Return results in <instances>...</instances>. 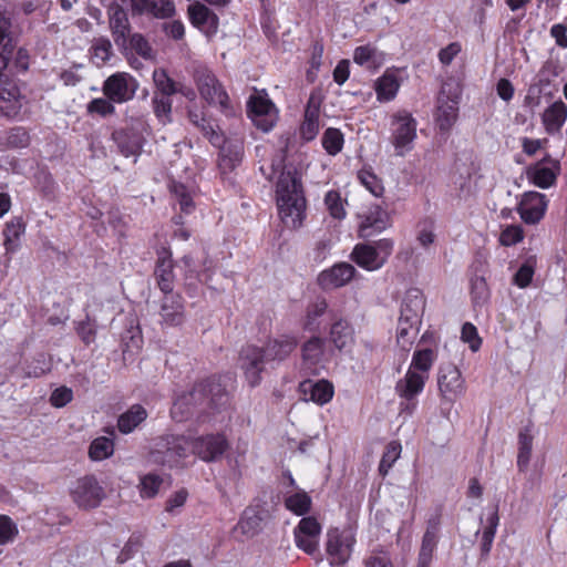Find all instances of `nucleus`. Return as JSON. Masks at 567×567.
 Returning a JSON list of instances; mask_svg holds the SVG:
<instances>
[{
	"mask_svg": "<svg viewBox=\"0 0 567 567\" xmlns=\"http://www.w3.org/2000/svg\"><path fill=\"white\" fill-rule=\"evenodd\" d=\"M437 384L441 394L449 401H454L464 392V380L458 368L450 362L442 363L439 370Z\"/></svg>",
	"mask_w": 567,
	"mask_h": 567,
	"instance_id": "obj_15",
	"label": "nucleus"
},
{
	"mask_svg": "<svg viewBox=\"0 0 567 567\" xmlns=\"http://www.w3.org/2000/svg\"><path fill=\"white\" fill-rule=\"evenodd\" d=\"M285 506L291 513L301 516L309 512L311 497L305 491H299L286 496Z\"/></svg>",
	"mask_w": 567,
	"mask_h": 567,
	"instance_id": "obj_47",
	"label": "nucleus"
},
{
	"mask_svg": "<svg viewBox=\"0 0 567 567\" xmlns=\"http://www.w3.org/2000/svg\"><path fill=\"white\" fill-rule=\"evenodd\" d=\"M243 363L245 375L250 386H256L260 381V372L264 369V357H245Z\"/></svg>",
	"mask_w": 567,
	"mask_h": 567,
	"instance_id": "obj_52",
	"label": "nucleus"
},
{
	"mask_svg": "<svg viewBox=\"0 0 567 567\" xmlns=\"http://www.w3.org/2000/svg\"><path fill=\"white\" fill-rule=\"evenodd\" d=\"M378 54L374 47L370 44L360 45L354 49L353 61L361 66L372 68L378 63Z\"/></svg>",
	"mask_w": 567,
	"mask_h": 567,
	"instance_id": "obj_55",
	"label": "nucleus"
},
{
	"mask_svg": "<svg viewBox=\"0 0 567 567\" xmlns=\"http://www.w3.org/2000/svg\"><path fill=\"white\" fill-rule=\"evenodd\" d=\"M114 453V442L106 436L94 439L89 449V457L94 462L109 458Z\"/></svg>",
	"mask_w": 567,
	"mask_h": 567,
	"instance_id": "obj_44",
	"label": "nucleus"
},
{
	"mask_svg": "<svg viewBox=\"0 0 567 567\" xmlns=\"http://www.w3.org/2000/svg\"><path fill=\"white\" fill-rule=\"evenodd\" d=\"M260 517L251 509H246L241 515L237 527L243 534H255L259 528Z\"/></svg>",
	"mask_w": 567,
	"mask_h": 567,
	"instance_id": "obj_63",
	"label": "nucleus"
},
{
	"mask_svg": "<svg viewBox=\"0 0 567 567\" xmlns=\"http://www.w3.org/2000/svg\"><path fill=\"white\" fill-rule=\"evenodd\" d=\"M437 543V539H433L430 536L422 537L416 567H431Z\"/></svg>",
	"mask_w": 567,
	"mask_h": 567,
	"instance_id": "obj_54",
	"label": "nucleus"
},
{
	"mask_svg": "<svg viewBox=\"0 0 567 567\" xmlns=\"http://www.w3.org/2000/svg\"><path fill=\"white\" fill-rule=\"evenodd\" d=\"M297 346V340L292 336L282 334L269 341L267 347L258 354H289Z\"/></svg>",
	"mask_w": 567,
	"mask_h": 567,
	"instance_id": "obj_45",
	"label": "nucleus"
},
{
	"mask_svg": "<svg viewBox=\"0 0 567 567\" xmlns=\"http://www.w3.org/2000/svg\"><path fill=\"white\" fill-rule=\"evenodd\" d=\"M223 377H212L196 385L202 402L208 401L209 405L219 409L228 402V393Z\"/></svg>",
	"mask_w": 567,
	"mask_h": 567,
	"instance_id": "obj_25",
	"label": "nucleus"
},
{
	"mask_svg": "<svg viewBox=\"0 0 567 567\" xmlns=\"http://www.w3.org/2000/svg\"><path fill=\"white\" fill-rule=\"evenodd\" d=\"M140 87L138 81L126 72H116L110 75L103 83V94L114 103L131 101Z\"/></svg>",
	"mask_w": 567,
	"mask_h": 567,
	"instance_id": "obj_11",
	"label": "nucleus"
},
{
	"mask_svg": "<svg viewBox=\"0 0 567 567\" xmlns=\"http://www.w3.org/2000/svg\"><path fill=\"white\" fill-rule=\"evenodd\" d=\"M425 309V298L419 288H410L405 291L401 308L400 319L405 322L421 323Z\"/></svg>",
	"mask_w": 567,
	"mask_h": 567,
	"instance_id": "obj_26",
	"label": "nucleus"
},
{
	"mask_svg": "<svg viewBox=\"0 0 567 567\" xmlns=\"http://www.w3.org/2000/svg\"><path fill=\"white\" fill-rule=\"evenodd\" d=\"M499 524L497 506L493 507L485 517H481L482 540H481V555L487 557L491 553L495 534Z\"/></svg>",
	"mask_w": 567,
	"mask_h": 567,
	"instance_id": "obj_33",
	"label": "nucleus"
},
{
	"mask_svg": "<svg viewBox=\"0 0 567 567\" xmlns=\"http://www.w3.org/2000/svg\"><path fill=\"white\" fill-rule=\"evenodd\" d=\"M320 533L321 526L315 517L301 518L293 532L297 547L313 555L318 550Z\"/></svg>",
	"mask_w": 567,
	"mask_h": 567,
	"instance_id": "obj_18",
	"label": "nucleus"
},
{
	"mask_svg": "<svg viewBox=\"0 0 567 567\" xmlns=\"http://www.w3.org/2000/svg\"><path fill=\"white\" fill-rule=\"evenodd\" d=\"M320 127V105L312 97L309 100L306 111L305 120L300 127L301 137L305 141H312Z\"/></svg>",
	"mask_w": 567,
	"mask_h": 567,
	"instance_id": "obj_35",
	"label": "nucleus"
},
{
	"mask_svg": "<svg viewBox=\"0 0 567 567\" xmlns=\"http://www.w3.org/2000/svg\"><path fill=\"white\" fill-rule=\"evenodd\" d=\"M343 135L337 128H328L322 136V146L329 155H337L343 147Z\"/></svg>",
	"mask_w": 567,
	"mask_h": 567,
	"instance_id": "obj_53",
	"label": "nucleus"
},
{
	"mask_svg": "<svg viewBox=\"0 0 567 567\" xmlns=\"http://www.w3.org/2000/svg\"><path fill=\"white\" fill-rule=\"evenodd\" d=\"M355 272L351 264L338 262L319 274L318 284L323 290L341 288L350 282Z\"/></svg>",
	"mask_w": 567,
	"mask_h": 567,
	"instance_id": "obj_20",
	"label": "nucleus"
},
{
	"mask_svg": "<svg viewBox=\"0 0 567 567\" xmlns=\"http://www.w3.org/2000/svg\"><path fill=\"white\" fill-rule=\"evenodd\" d=\"M247 112L254 124L267 133L278 121V110L267 93L256 91L247 102Z\"/></svg>",
	"mask_w": 567,
	"mask_h": 567,
	"instance_id": "obj_9",
	"label": "nucleus"
},
{
	"mask_svg": "<svg viewBox=\"0 0 567 567\" xmlns=\"http://www.w3.org/2000/svg\"><path fill=\"white\" fill-rule=\"evenodd\" d=\"M189 455L190 441L184 435L168 434L154 442L150 461L173 468L184 465Z\"/></svg>",
	"mask_w": 567,
	"mask_h": 567,
	"instance_id": "obj_3",
	"label": "nucleus"
},
{
	"mask_svg": "<svg viewBox=\"0 0 567 567\" xmlns=\"http://www.w3.org/2000/svg\"><path fill=\"white\" fill-rule=\"evenodd\" d=\"M190 23L204 32L213 35L218 30L219 19L217 14L200 1H194L187 9Z\"/></svg>",
	"mask_w": 567,
	"mask_h": 567,
	"instance_id": "obj_24",
	"label": "nucleus"
},
{
	"mask_svg": "<svg viewBox=\"0 0 567 567\" xmlns=\"http://www.w3.org/2000/svg\"><path fill=\"white\" fill-rule=\"evenodd\" d=\"M70 495L78 507L92 509L100 506L106 494L94 475H85L71 485Z\"/></svg>",
	"mask_w": 567,
	"mask_h": 567,
	"instance_id": "obj_7",
	"label": "nucleus"
},
{
	"mask_svg": "<svg viewBox=\"0 0 567 567\" xmlns=\"http://www.w3.org/2000/svg\"><path fill=\"white\" fill-rule=\"evenodd\" d=\"M110 28L114 38V42L118 47H124L130 35V22L127 13L121 7L111 8Z\"/></svg>",
	"mask_w": 567,
	"mask_h": 567,
	"instance_id": "obj_32",
	"label": "nucleus"
},
{
	"mask_svg": "<svg viewBox=\"0 0 567 567\" xmlns=\"http://www.w3.org/2000/svg\"><path fill=\"white\" fill-rule=\"evenodd\" d=\"M393 247V240L389 238H382L371 244H357L350 257L362 269L375 271L386 262Z\"/></svg>",
	"mask_w": 567,
	"mask_h": 567,
	"instance_id": "obj_5",
	"label": "nucleus"
},
{
	"mask_svg": "<svg viewBox=\"0 0 567 567\" xmlns=\"http://www.w3.org/2000/svg\"><path fill=\"white\" fill-rule=\"evenodd\" d=\"M18 534L17 525L9 516L0 515V545L12 542Z\"/></svg>",
	"mask_w": 567,
	"mask_h": 567,
	"instance_id": "obj_64",
	"label": "nucleus"
},
{
	"mask_svg": "<svg viewBox=\"0 0 567 567\" xmlns=\"http://www.w3.org/2000/svg\"><path fill=\"white\" fill-rule=\"evenodd\" d=\"M420 326L421 323L405 322V320L399 318L396 340L401 351H411Z\"/></svg>",
	"mask_w": 567,
	"mask_h": 567,
	"instance_id": "obj_41",
	"label": "nucleus"
},
{
	"mask_svg": "<svg viewBox=\"0 0 567 567\" xmlns=\"http://www.w3.org/2000/svg\"><path fill=\"white\" fill-rule=\"evenodd\" d=\"M86 111L90 114H97L102 117L112 115L115 112L114 102L105 97H96L90 101L86 105Z\"/></svg>",
	"mask_w": 567,
	"mask_h": 567,
	"instance_id": "obj_58",
	"label": "nucleus"
},
{
	"mask_svg": "<svg viewBox=\"0 0 567 567\" xmlns=\"http://www.w3.org/2000/svg\"><path fill=\"white\" fill-rule=\"evenodd\" d=\"M328 303L324 299H317L311 302L306 310L303 328L309 331H316L320 328L321 317L326 313Z\"/></svg>",
	"mask_w": 567,
	"mask_h": 567,
	"instance_id": "obj_42",
	"label": "nucleus"
},
{
	"mask_svg": "<svg viewBox=\"0 0 567 567\" xmlns=\"http://www.w3.org/2000/svg\"><path fill=\"white\" fill-rule=\"evenodd\" d=\"M557 173L558 167L555 163L550 166L545 163H537L526 171L528 181L539 188H548L554 185Z\"/></svg>",
	"mask_w": 567,
	"mask_h": 567,
	"instance_id": "obj_34",
	"label": "nucleus"
},
{
	"mask_svg": "<svg viewBox=\"0 0 567 567\" xmlns=\"http://www.w3.org/2000/svg\"><path fill=\"white\" fill-rule=\"evenodd\" d=\"M417 122L406 110L395 112L391 117V143L396 156H405L414 147L417 137Z\"/></svg>",
	"mask_w": 567,
	"mask_h": 567,
	"instance_id": "obj_4",
	"label": "nucleus"
},
{
	"mask_svg": "<svg viewBox=\"0 0 567 567\" xmlns=\"http://www.w3.org/2000/svg\"><path fill=\"white\" fill-rule=\"evenodd\" d=\"M534 437L535 427L534 424L529 422L518 433L517 467L519 472H525L528 468Z\"/></svg>",
	"mask_w": 567,
	"mask_h": 567,
	"instance_id": "obj_31",
	"label": "nucleus"
},
{
	"mask_svg": "<svg viewBox=\"0 0 567 567\" xmlns=\"http://www.w3.org/2000/svg\"><path fill=\"white\" fill-rule=\"evenodd\" d=\"M171 193L182 213L189 214L194 209V200L192 190L182 183L173 182L171 185Z\"/></svg>",
	"mask_w": 567,
	"mask_h": 567,
	"instance_id": "obj_48",
	"label": "nucleus"
},
{
	"mask_svg": "<svg viewBox=\"0 0 567 567\" xmlns=\"http://www.w3.org/2000/svg\"><path fill=\"white\" fill-rule=\"evenodd\" d=\"M22 107V97L12 78L0 73V111L8 117L17 116Z\"/></svg>",
	"mask_w": 567,
	"mask_h": 567,
	"instance_id": "obj_19",
	"label": "nucleus"
},
{
	"mask_svg": "<svg viewBox=\"0 0 567 567\" xmlns=\"http://www.w3.org/2000/svg\"><path fill=\"white\" fill-rule=\"evenodd\" d=\"M433 365V357H413L410 367L395 385V392L402 400L400 413L412 415L417 406V395L424 390L429 372Z\"/></svg>",
	"mask_w": 567,
	"mask_h": 567,
	"instance_id": "obj_2",
	"label": "nucleus"
},
{
	"mask_svg": "<svg viewBox=\"0 0 567 567\" xmlns=\"http://www.w3.org/2000/svg\"><path fill=\"white\" fill-rule=\"evenodd\" d=\"M147 131V123L143 116L131 120L125 128L113 132L112 138L117 145L118 151L125 157H136L144 143V133Z\"/></svg>",
	"mask_w": 567,
	"mask_h": 567,
	"instance_id": "obj_6",
	"label": "nucleus"
},
{
	"mask_svg": "<svg viewBox=\"0 0 567 567\" xmlns=\"http://www.w3.org/2000/svg\"><path fill=\"white\" fill-rule=\"evenodd\" d=\"M460 94L451 84H444L437 96L435 123L441 132H449L458 117Z\"/></svg>",
	"mask_w": 567,
	"mask_h": 567,
	"instance_id": "obj_10",
	"label": "nucleus"
},
{
	"mask_svg": "<svg viewBox=\"0 0 567 567\" xmlns=\"http://www.w3.org/2000/svg\"><path fill=\"white\" fill-rule=\"evenodd\" d=\"M358 178L361 184L375 197H380L383 194V185L381 181L371 172L361 171L358 174Z\"/></svg>",
	"mask_w": 567,
	"mask_h": 567,
	"instance_id": "obj_61",
	"label": "nucleus"
},
{
	"mask_svg": "<svg viewBox=\"0 0 567 567\" xmlns=\"http://www.w3.org/2000/svg\"><path fill=\"white\" fill-rule=\"evenodd\" d=\"M30 56L24 48L17 47L9 39L0 52V73L6 72L10 78L29 69Z\"/></svg>",
	"mask_w": 567,
	"mask_h": 567,
	"instance_id": "obj_14",
	"label": "nucleus"
},
{
	"mask_svg": "<svg viewBox=\"0 0 567 567\" xmlns=\"http://www.w3.org/2000/svg\"><path fill=\"white\" fill-rule=\"evenodd\" d=\"M163 483V480L157 474H146L143 477H141L140 482V493L143 498H152L154 497L161 485Z\"/></svg>",
	"mask_w": 567,
	"mask_h": 567,
	"instance_id": "obj_57",
	"label": "nucleus"
},
{
	"mask_svg": "<svg viewBox=\"0 0 567 567\" xmlns=\"http://www.w3.org/2000/svg\"><path fill=\"white\" fill-rule=\"evenodd\" d=\"M461 339L464 343L468 344V348L472 352H476L480 350L482 339L480 338L477 329L473 323L466 322L463 324L461 331Z\"/></svg>",
	"mask_w": 567,
	"mask_h": 567,
	"instance_id": "obj_62",
	"label": "nucleus"
},
{
	"mask_svg": "<svg viewBox=\"0 0 567 567\" xmlns=\"http://www.w3.org/2000/svg\"><path fill=\"white\" fill-rule=\"evenodd\" d=\"M401 81L395 70H386L374 83L377 100L381 103L395 99Z\"/></svg>",
	"mask_w": 567,
	"mask_h": 567,
	"instance_id": "obj_28",
	"label": "nucleus"
},
{
	"mask_svg": "<svg viewBox=\"0 0 567 567\" xmlns=\"http://www.w3.org/2000/svg\"><path fill=\"white\" fill-rule=\"evenodd\" d=\"M197 86L200 96L209 104L218 106L226 116L236 114V109L230 103L227 92L212 72L198 73Z\"/></svg>",
	"mask_w": 567,
	"mask_h": 567,
	"instance_id": "obj_8",
	"label": "nucleus"
},
{
	"mask_svg": "<svg viewBox=\"0 0 567 567\" xmlns=\"http://www.w3.org/2000/svg\"><path fill=\"white\" fill-rule=\"evenodd\" d=\"M220 148V165L227 168H234L243 157V144L240 142L224 143L218 146Z\"/></svg>",
	"mask_w": 567,
	"mask_h": 567,
	"instance_id": "obj_43",
	"label": "nucleus"
},
{
	"mask_svg": "<svg viewBox=\"0 0 567 567\" xmlns=\"http://www.w3.org/2000/svg\"><path fill=\"white\" fill-rule=\"evenodd\" d=\"M154 275L157 286L164 295L174 292L175 275L173 271L172 254L168 250L162 249L158 252Z\"/></svg>",
	"mask_w": 567,
	"mask_h": 567,
	"instance_id": "obj_27",
	"label": "nucleus"
},
{
	"mask_svg": "<svg viewBox=\"0 0 567 567\" xmlns=\"http://www.w3.org/2000/svg\"><path fill=\"white\" fill-rule=\"evenodd\" d=\"M152 103L158 121L163 124L171 122L172 99L166 95L155 94L152 99Z\"/></svg>",
	"mask_w": 567,
	"mask_h": 567,
	"instance_id": "obj_56",
	"label": "nucleus"
},
{
	"mask_svg": "<svg viewBox=\"0 0 567 567\" xmlns=\"http://www.w3.org/2000/svg\"><path fill=\"white\" fill-rule=\"evenodd\" d=\"M197 403H202V400L195 386L189 393L178 395L175 399L171 409L172 417L177 422H183L188 417Z\"/></svg>",
	"mask_w": 567,
	"mask_h": 567,
	"instance_id": "obj_36",
	"label": "nucleus"
},
{
	"mask_svg": "<svg viewBox=\"0 0 567 567\" xmlns=\"http://www.w3.org/2000/svg\"><path fill=\"white\" fill-rule=\"evenodd\" d=\"M276 199L278 213L285 226L300 227L305 218L306 198L297 173L287 171L280 174L276 186Z\"/></svg>",
	"mask_w": 567,
	"mask_h": 567,
	"instance_id": "obj_1",
	"label": "nucleus"
},
{
	"mask_svg": "<svg viewBox=\"0 0 567 567\" xmlns=\"http://www.w3.org/2000/svg\"><path fill=\"white\" fill-rule=\"evenodd\" d=\"M359 234L361 237H370L381 233L388 227V213L379 205L368 206L359 214Z\"/></svg>",
	"mask_w": 567,
	"mask_h": 567,
	"instance_id": "obj_23",
	"label": "nucleus"
},
{
	"mask_svg": "<svg viewBox=\"0 0 567 567\" xmlns=\"http://www.w3.org/2000/svg\"><path fill=\"white\" fill-rule=\"evenodd\" d=\"M23 368H17L13 373L28 378H39L52 369V357H29Z\"/></svg>",
	"mask_w": 567,
	"mask_h": 567,
	"instance_id": "obj_37",
	"label": "nucleus"
},
{
	"mask_svg": "<svg viewBox=\"0 0 567 567\" xmlns=\"http://www.w3.org/2000/svg\"><path fill=\"white\" fill-rule=\"evenodd\" d=\"M147 417V411L141 404L132 405L117 420L118 431L123 434L132 433Z\"/></svg>",
	"mask_w": 567,
	"mask_h": 567,
	"instance_id": "obj_38",
	"label": "nucleus"
},
{
	"mask_svg": "<svg viewBox=\"0 0 567 567\" xmlns=\"http://www.w3.org/2000/svg\"><path fill=\"white\" fill-rule=\"evenodd\" d=\"M548 207V198L538 192H526L522 195L517 210L524 223L535 225L539 223Z\"/></svg>",
	"mask_w": 567,
	"mask_h": 567,
	"instance_id": "obj_16",
	"label": "nucleus"
},
{
	"mask_svg": "<svg viewBox=\"0 0 567 567\" xmlns=\"http://www.w3.org/2000/svg\"><path fill=\"white\" fill-rule=\"evenodd\" d=\"M535 274V261L526 260L516 271L513 282L519 288H526L533 280Z\"/></svg>",
	"mask_w": 567,
	"mask_h": 567,
	"instance_id": "obj_59",
	"label": "nucleus"
},
{
	"mask_svg": "<svg viewBox=\"0 0 567 567\" xmlns=\"http://www.w3.org/2000/svg\"><path fill=\"white\" fill-rule=\"evenodd\" d=\"M132 10L140 14L150 13L156 18H169L175 13L172 0H131Z\"/></svg>",
	"mask_w": 567,
	"mask_h": 567,
	"instance_id": "obj_29",
	"label": "nucleus"
},
{
	"mask_svg": "<svg viewBox=\"0 0 567 567\" xmlns=\"http://www.w3.org/2000/svg\"><path fill=\"white\" fill-rule=\"evenodd\" d=\"M25 226L22 218L14 217L6 224L3 229L4 248L7 254H14L20 247V237L24 234Z\"/></svg>",
	"mask_w": 567,
	"mask_h": 567,
	"instance_id": "obj_39",
	"label": "nucleus"
},
{
	"mask_svg": "<svg viewBox=\"0 0 567 567\" xmlns=\"http://www.w3.org/2000/svg\"><path fill=\"white\" fill-rule=\"evenodd\" d=\"M567 120V106L561 101H555L547 106L542 115V123L548 134L560 131Z\"/></svg>",
	"mask_w": 567,
	"mask_h": 567,
	"instance_id": "obj_30",
	"label": "nucleus"
},
{
	"mask_svg": "<svg viewBox=\"0 0 567 567\" xmlns=\"http://www.w3.org/2000/svg\"><path fill=\"white\" fill-rule=\"evenodd\" d=\"M524 239V230L519 225L506 226L499 235V243L509 247L520 243Z\"/></svg>",
	"mask_w": 567,
	"mask_h": 567,
	"instance_id": "obj_60",
	"label": "nucleus"
},
{
	"mask_svg": "<svg viewBox=\"0 0 567 567\" xmlns=\"http://www.w3.org/2000/svg\"><path fill=\"white\" fill-rule=\"evenodd\" d=\"M122 354H135L142 348L143 338L138 327H131L122 334Z\"/></svg>",
	"mask_w": 567,
	"mask_h": 567,
	"instance_id": "obj_49",
	"label": "nucleus"
},
{
	"mask_svg": "<svg viewBox=\"0 0 567 567\" xmlns=\"http://www.w3.org/2000/svg\"><path fill=\"white\" fill-rule=\"evenodd\" d=\"M324 206L328 210L329 215L337 219L342 220L347 216V212L344 208L346 200L341 197V194L339 190L331 189L326 193L324 198Z\"/></svg>",
	"mask_w": 567,
	"mask_h": 567,
	"instance_id": "obj_46",
	"label": "nucleus"
},
{
	"mask_svg": "<svg viewBox=\"0 0 567 567\" xmlns=\"http://www.w3.org/2000/svg\"><path fill=\"white\" fill-rule=\"evenodd\" d=\"M153 81L158 95L172 96L177 90V84L172 80L164 69H156L153 72Z\"/></svg>",
	"mask_w": 567,
	"mask_h": 567,
	"instance_id": "obj_51",
	"label": "nucleus"
},
{
	"mask_svg": "<svg viewBox=\"0 0 567 567\" xmlns=\"http://www.w3.org/2000/svg\"><path fill=\"white\" fill-rule=\"evenodd\" d=\"M355 543L351 530L330 529L327 534V553L331 565H344L353 549Z\"/></svg>",
	"mask_w": 567,
	"mask_h": 567,
	"instance_id": "obj_12",
	"label": "nucleus"
},
{
	"mask_svg": "<svg viewBox=\"0 0 567 567\" xmlns=\"http://www.w3.org/2000/svg\"><path fill=\"white\" fill-rule=\"evenodd\" d=\"M299 392L306 402H313L317 405L329 403L334 395L333 384L324 379L321 380H303L299 384Z\"/></svg>",
	"mask_w": 567,
	"mask_h": 567,
	"instance_id": "obj_22",
	"label": "nucleus"
},
{
	"mask_svg": "<svg viewBox=\"0 0 567 567\" xmlns=\"http://www.w3.org/2000/svg\"><path fill=\"white\" fill-rule=\"evenodd\" d=\"M228 446V441L223 433H212L194 439L190 442V453L204 462H216L224 455Z\"/></svg>",
	"mask_w": 567,
	"mask_h": 567,
	"instance_id": "obj_13",
	"label": "nucleus"
},
{
	"mask_svg": "<svg viewBox=\"0 0 567 567\" xmlns=\"http://www.w3.org/2000/svg\"><path fill=\"white\" fill-rule=\"evenodd\" d=\"M330 339L337 350L348 351L353 340V332L349 323L344 320L334 322L331 327Z\"/></svg>",
	"mask_w": 567,
	"mask_h": 567,
	"instance_id": "obj_40",
	"label": "nucleus"
},
{
	"mask_svg": "<svg viewBox=\"0 0 567 567\" xmlns=\"http://www.w3.org/2000/svg\"><path fill=\"white\" fill-rule=\"evenodd\" d=\"M161 324L178 327L185 321L184 299L179 293H165L159 309Z\"/></svg>",
	"mask_w": 567,
	"mask_h": 567,
	"instance_id": "obj_21",
	"label": "nucleus"
},
{
	"mask_svg": "<svg viewBox=\"0 0 567 567\" xmlns=\"http://www.w3.org/2000/svg\"><path fill=\"white\" fill-rule=\"evenodd\" d=\"M402 452L401 443L398 441H391L382 455V458L380 461L379 465V473L382 476H385L390 468L393 466V464L396 462V460L400 457Z\"/></svg>",
	"mask_w": 567,
	"mask_h": 567,
	"instance_id": "obj_50",
	"label": "nucleus"
},
{
	"mask_svg": "<svg viewBox=\"0 0 567 567\" xmlns=\"http://www.w3.org/2000/svg\"><path fill=\"white\" fill-rule=\"evenodd\" d=\"M185 269V280L188 287L199 284H207L214 274V261L207 256H185L182 259Z\"/></svg>",
	"mask_w": 567,
	"mask_h": 567,
	"instance_id": "obj_17",
	"label": "nucleus"
}]
</instances>
